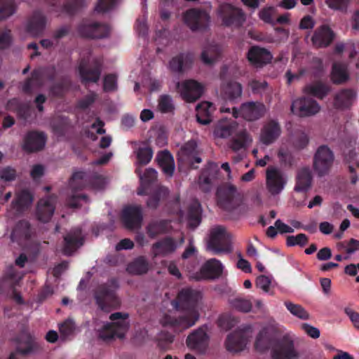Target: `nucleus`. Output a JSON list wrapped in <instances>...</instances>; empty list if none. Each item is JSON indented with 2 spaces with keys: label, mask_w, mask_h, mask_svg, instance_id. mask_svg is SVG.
I'll use <instances>...</instances> for the list:
<instances>
[{
  "label": "nucleus",
  "mask_w": 359,
  "mask_h": 359,
  "mask_svg": "<svg viewBox=\"0 0 359 359\" xmlns=\"http://www.w3.org/2000/svg\"><path fill=\"white\" fill-rule=\"evenodd\" d=\"M202 299L201 292L192 287L181 289L172 302V305L177 311L184 313L178 316L165 314L160 320L163 327L180 332L194 326L199 319L198 305Z\"/></svg>",
  "instance_id": "1"
},
{
  "label": "nucleus",
  "mask_w": 359,
  "mask_h": 359,
  "mask_svg": "<svg viewBox=\"0 0 359 359\" xmlns=\"http://www.w3.org/2000/svg\"><path fill=\"white\" fill-rule=\"evenodd\" d=\"M69 187L72 189V195L67 200L68 206L74 208L80 206L79 202L83 200L88 201L86 194H76L77 191L86 188L102 189L104 185V178L96 173L86 172L83 171L75 172L69 180Z\"/></svg>",
  "instance_id": "2"
},
{
  "label": "nucleus",
  "mask_w": 359,
  "mask_h": 359,
  "mask_svg": "<svg viewBox=\"0 0 359 359\" xmlns=\"http://www.w3.org/2000/svg\"><path fill=\"white\" fill-rule=\"evenodd\" d=\"M118 281L112 278L105 283L99 285L94 292L96 304L102 311H108L120 305L116 291L118 288Z\"/></svg>",
  "instance_id": "3"
},
{
  "label": "nucleus",
  "mask_w": 359,
  "mask_h": 359,
  "mask_svg": "<svg viewBox=\"0 0 359 359\" xmlns=\"http://www.w3.org/2000/svg\"><path fill=\"white\" fill-rule=\"evenodd\" d=\"M128 317L129 315L125 313L116 312L111 313L109 319L113 322L106 323L98 330V337L104 341L111 340L116 337L123 338L129 327L127 321Z\"/></svg>",
  "instance_id": "4"
},
{
  "label": "nucleus",
  "mask_w": 359,
  "mask_h": 359,
  "mask_svg": "<svg viewBox=\"0 0 359 359\" xmlns=\"http://www.w3.org/2000/svg\"><path fill=\"white\" fill-rule=\"evenodd\" d=\"M216 196L218 205L228 212L234 211L243 202V196L238 191L236 187L227 183L217 188Z\"/></svg>",
  "instance_id": "5"
},
{
  "label": "nucleus",
  "mask_w": 359,
  "mask_h": 359,
  "mask_svg": "<svg viewBox=\"0 0 359 359\" xmlns=\"http://www.w3.org/2000/svg\"><path fill=\"white\" fill-rule=\"evenodd\" d=\"M22 278V273L17 271L15 266L10 265L0 279V292L11 294L13 299L20 304H22V297L18 290Z\"/></svg>",
  "instance_id": "6"
},
{
  "label": "nucleus",
  "mask_w": 359,
  "mask_h": 359,
  "mask_svg": "<svg viewBox=\"0 0 359 359\" xmlns=\"http://www.w3.org/2000/svg\"><path fill=\"white\" fill-rule=\"evenodd\" d=\"M102 65L103 61L100 57L93 58L90 62L88 60L82 58L79 65L81 83L84 85L97 83L102 74Z\"/></svg>",
  "instance_id": "7"
},
{
  "label": "nucleus",
  "mask_w": 359,
  "mask_h": 359,
  "mask_svg": "<svg viewBox=\"0 0 359 359\" xmlns=\"http://www.w3.org/2000/svg\"><path fill=\"white\" fill-rule=\"evenodd\" d=\"M208 248L216 255L231 251L230 236L224 227L219 226L211 230Z\"/></svg>",
  "instance_id": "8"
},
{
  "label": "nucleus",
  "mask_w": 359,
  "mask_h": 359,
  "mask_svg": "<svg viewBox=\"0 0 359 359\" xmlns=\"http://www.w3.org/2000/svg\"><path fill=\"white\" fill-rule=\"evenodd\" d=\"M273 359H297L299 353L294 348V341L288 334L276 338L271 351Z\"/></svg>",
  "instance_id": "9"
},
{
  "label": "nucleus",
  "mask_w": 359,
  "mask_h": 359,
  "mask_svg": "<svg viewBox=\"0 0 359 359\" xmlns=\"http://www.w3.org/2000/svg\"><path fill=\"white\" fill-rule=\"evenodd\" d=\"M334 159L332 151L326 145L320 146L313 156V169L319 177L328 173Z\"/></svg>",
  "instance_id": "10"
},
{
  "label": "nucleus",
  "mask_w": 359,
  "mask_h": 359,
  "mask_svg": "<svg viewBox=\"0 0 359 359\" xmlns=\"http://www.w3.org/2000/svg\"><path fill=\"white\" fill-rule=\"evenodd\" d=\"M77 32L83 38L102 39L109 36L110 28L104 23L83 20L79 25Z\"/></svg>",
  "instance_id": "11"
},
{
  "label": "nucleus",
  "mask_w": 359,
  "mask_h": 359,
  "mask_svg": "<svg viewBox=\"0 0 359 359\" xmlns=\"http://www.w3.org/2000/svg\"><path fill=\"white\" fill-rule=\"evenodd\" d=\"M210 17L209 14L203 9L190 8L184 14L185 24L193 31H203L209 25Z\"/></svg>",
  "instance_id": "12"
},
{
  "label": "nucleus",
  "mask_w": 359,
  "mask_h": 359,
  "mask_svg": "<svg viewBox=\"0 0 359 359\" xmlns=\"http://www.w3.org/2000/svg\"><path fill=\"white\" fill-rule=\"evenodd\" d=\"M24 265L26 262H32L36 259L40 250L39 243L32 238L35 235V230L30 224L24 219Z\"/></svg>",
  "instance_id": "13"
},
{
  "label": "nucleus",
  "mask_w": 359,
  "mask_h": 359,
  "mask_svg": "<svg viewBox=\"0 0 359 359\" xmlns=\"http://www.w3.org/2000/svg\"><path fill=\"white\" fill-rule=\"evenodd\" d=\"M219 15L222 23L226 27H241L245 21V15L242 9L225 4L219 8Z\"/></svg>",
  "instance_id": "14"
},
{
  "label": "nucleus",
  "mask_w": 359,
  "mask_h": 359,
  "mask_svg": "<svg viewBox=\"0 0 359 359\" xmlns=\"http://www.w3.org/2000/svg\"><path fill=\"white\" fill-rule=\"evenodd\" d=\"M290 109L294 114L300 117H307L316 114L320 107L313 98L302 97L292 102Z\"/></svg>",
  "instance_id": "15"
},
{
  "label": "nucleus",
  "mask_w": 359,
  "mask_h": 359,
  "mask_svg": "<svg viewBox=\"0 0 359 359\" xmlns=\"http://www.w3.org/2000/svg\"><path fill=\"white\" fill-rule=\"evenodd\" d=\"M266 112L265 105L260 102H249L242 104L239 110L233 108V116L241 115L244 119L252 121L262 117Z\"/></svg>",
  "instance_id": "16"
},
{
  "label": "nucleus",
  "mask_w": 359,
  "mask_h": 359,
  "mask_svg": "<svg viewBox=\"0 0 359 359\" xmlns=\"http://www.w3.org/2000/svg\"><path fill=\"white\" fill-rule=\"evenodd\" d=\"M176 86L182 99L188 102H195L203 93V86L193 79L177 82Z\"/></svg>",
  "instance_id": "17"
},
{
  "label": "nucleus",
  "mask_w": 359,
  "mask_h": 359,
  "mask_svg": "<svg viewBox=\"0 0 359 359\" xmlns=\"http://www.w3.org/2000/svg\"><path fill=\"white\" fill-rule=\"evenodd\" d=\"M121 220L127 229H140L143 221L142 207L140 205H128L125 207L122 211Z\"/></svg>",
  "instance_id": "18"
},
{
  "label": "nucleus",
  "mask_w": 359,
  "mask_h": 359,
  "mask_svg": "<svg viewBox=\"0 0 359 359\" xmlns=\"http://www.w3.org/2000/svg\"><path fill=\"white\" fill-rule=\"evenodd\" d=\"M286 184L283 173L279 169L269 167L266 172V185L271 195L279 194Z\"/></svg>",
  "instance_id": "19"
},
{
  "label": "nucleus",
  "mask_w": 359,
  "mask_h": 359,
  "mask_svg": "<svg viewBox=\"0 0 359 359\" xmlns=\"http://www.w3.org/2000/svg\"><path fill=\"white\" fill-rule=\"evenodd\" d=\"M247 59L250 64L256 67L262 68L271 63L273 55L271 53L265 48L259 46H251L247 53Z\"/></svg>",
  "instance_id": "20"
},
{
  "label": "nucleus",
  "mask_w": 359,
  "mask_h": 359,
  "mask_svg": "<svg viewBox=\"0 0 359 359\" xmlns=\"http://www.w3.org/2000/svg\"><path fill=\"white\" fill-rule=\"evenodd\" d=\"M209 337L203 328H198L189 334L186 339L187 347L199 353H203L208 346Z\"/></svg>",
  "instance_id": "21"
},
{
  "label": "nucleus",
  "mask_w": 359,
  "mask_h": 359,
  "mask_svg": "<svg viewBox=\"0 0 359 359\" xmlns=\"http://www.w3.org/2000/svg\"><path fill=\"white\" fill-rule=\"evenodd\" d=\"M218 174L219 168L217 164L209 162L199 175V188L205 193L210 191L215 181L217 178Z\"/></svg>",
  "instance_id": "22"
},
{
  "label": "nucleus",
  "mask_w": 359,
  "mask_h": 359,
  "mask_svg": "<svg viewBox=\"0 0 359 359\" xmlns=\"http://www.w3.org/2000/svg\"><path fill=\"white\" fill-rule=\"evenodd\" d=\"M335 37L334 32L326 25L318 27L313 32L311 41L313 47L316 48L329 46Z\"/></svg>",
  "instance_id": "23"
},
{
  "label": "nucleus",
  "mask_w": 359,
  "mask_h": 359,
  "mask_svg": "<svg viewBox=\"0 0 359 359\" xmlns=\"http://www.w3.org/2000/svg\"><path fill=\"white\" fill-rule=\"evenodd\" d=\"M83 244L82 231L80 227H75L70 230L64 237L63 254L71 255Z\"/></svg>",
  "instance_id": "24"
},
{
  "label": "nucleus",
  "mask_w": 359,
  "mask_h": 359,
  "mask_svg": "<svg viewBox=\"0 0 359 359\" xmlns=\"http://www.w3.org/2000/svg\"><path fill=\"white\" fill-rule=\"evenodd\" d=\"M47 137L43 132L31 131L24 138V151L36 152L42 150L46 143Z\"/></svg>",
  "instance_id": "25"
},
{
  "label": "nucleus",
  "mask_w": 359,
  "mask_h": 359,
  "mask_svg": "<svg viewBox=\"0 0 359 359\" xmlns=\"http://www.w3.org/2000/svg\"><path fill=\"white\" fill-rule=\"evenodd\" d=\"M176 249L177 243L174 238L166 236L151 245V253L153 257H166L174 252Z\"/></svg>",
  "instance_id": "26"
},
{
  "label": "nucleus",
  "mask_w": 359,
  "mask_h": 359,
  "mask_svg": "<svg viewBox=\"0 0 359 359\" xmlns=\"http://www.w3.org/2000/svg\"><path fill=\"white\" fill-rule=\"evenodd\" d=\"M54 202L55 198L52 196L39 200L36 211L38 220L43 223L49 222L55 212Z\"/></svg>",
  "instance_id": "27"
},
{
  "label": "nucleus",
  "mask_w": 359,
  "mask_h": 359,
  "mask_svg": "<svg viewBox=\"0 0 359 359\" xmlns=\"http://www.w3.org/2000/svg\"><path fill=\"white\" fill-rule=\"evenodd\" d=\"M11 246L20 250L15 259V264L22 268V220L19 219L13 227L11 235Z\"/></svg>",
  "instance_id": "28"
},
{
  "label": "nucleus",
  "mask_w": 359,
  "mask_h": 359,
  "mask_svg": "<svg viewBox=\"0 0 359 359\" xmlns=\"http://www.w3.org/2000/svg\"><path fill=\"white\" fill-rule=\"evenodd\" d=\"M223 266L220 261L212 258L206 261L200 269V277L198 279H215L222 273Z\"/></svg>",
  "instance_id": "29"
},
{
  "label": "nucleus",
  "mask_w": 359,
  "mask_h": 359,
  "mask_svg": "<svg viewBox=\"0 0 359 359\" xmlns=\"http://www.w3.org/2000/svg\"><path fill=\"white\" fill-rule=\"evenodd\" d=\"M280 133L281 129L279 123L274 120H271L262 129L261 141L266 145L271 144L278 139Z\"/></svg>",
  "instance_id": "30"
},
{
  "label": "nucleus",
  "mask_w": 359,
  "mask_h": 359,
  "mask_svg": "<svg viewBox=\"0 0 359 359\" xmlns=\"http://www.w3.org/2000/svg\"><path fill=\"white\" fill-rule=\"evenodd\" d=\"M247 339L243 331H235L229 334L225 341L226 348L231 352H239L244 349Z\"/></svg>",
  "instance_id": "31"
},
{
  "label": "nucleus",
  "mask_w": 359,
  "mask_h": 359,
  "mask_svg": "<svg viewBox=\"0 0 359 359\" xmlns=\"http://www.w3.org/2000/svg\"><path fill=\"white\" fill-rule=\"evenodd\" d=\"M356 98V93L353 89H342L334 97V106L338 109H348Z\"/></svg>",
  "instance_id": "32"
},
{
  "label": "nucleus",
  "mask_w": 359,
  "mask_h": 359,
  "mask_svg": "<svg viewBox=\"0 0 359 359\" xmlns=\"http://www.w3.org/2000/svg\"><path fill=\"white\" fill-rule=\"evenodd\" d=\"M170 228V222L168 219L151 220L146 227L147 236L156 238L158 236L167 233Z\"/></svg>",
  "instance_id": "33"
},
{
  "label": "nucleus",
  "mask_w": 359,
  "mask_h": 359,
  "mask_svg": "<svg viewBox=\"0 0 359 359\" xmlns=\"http://www.w3.org/2000/svg\"><path fill=\"white\" fill-rule=\"evenodd\" d=\"M158 166L163 172L168 177H172L175 171V161L173 156L168 150L158 152L156 156Z\"/></svg>",
  "instance_id": "34"
},
{
  "label": "nucleus",
  "mask_w": 359,
  "mask_h": 359,
  "mask_svg": "<svg viewBox=\"0 0 359 359\" xmlns=\"http://www.w3.org/2000/svg\"><path fill=\"white\" fill-rule=\"evenodd\" d=\"M46 24V17L40 11H35L29 20L27 31L33 35L43 33Z\"/></svg>",
  "instance_id": "35"
},
{
  "label": "nucleus",
  "mask_w": 359,
  "mask_h": 359,
  "mask_svg": "<svg viewBox=\"0 0 359 359\" xmlns=\"http://www.w3.org/2000/svg\"><path fill=\"white\" fill-rule=\"evenodd\" d=\"M313 176L309 168H303L298 170L296 177L294 191L297 192L306 191L311 186Z\"/></svg>",
  "instance_id": "36"
},
{
  "label": "nucleus",
  "mask_w": 359,
  "mask_h": 359,
  "mask_svg": "<svg viewBox=\"0 0 359 359\" xmlns=\"http://www.w3.org/2000/svg\"><path fill=\"white\" fill-rule=\"evenodd\" d=\"M215 107L212 103L203 102L198 104L196 108V120L202 125H208L212 121V113Z\"/></svg>",
  "instance_id": "37"
},
{
  "label": "nucleus",
  "mask_w": 359,
  "mask_h": 359,
  "mask_svg": "<svg viewBox=\"0 0 359 359\" xmlns=\"http://www.w3.org/2000/svg\"><path fill=\"white\" fill-rule=\"evenodd\" d=\"M222 94L224 98L230 102H235L242 95V86L236 81H229L222 87Z\"/></svg>",
  "instance_id": "38"
},
{
  "label": "nucleus",
  "mask_w": 359,
  "mask_h": 359,
  "mask_svg": "<svg viewBox=\"0 0 359 359\" xmlns=\"http://www.w3.org/2000/svg\"><path fill=\"white\" fill-rule=\"evenodd\" d=\"M202 208L198 201H194L188 208V224L190 228H196L201 222Z\"/></svg>",
  "instance_id": "39"
},
{
  "label": "nucleus",
  "mask_w": 359,
  "mask_h": 359,
  "mask_svg": "<svg viewBox=\"0 0 359 359\" xmlns=\"http://www.w3.org/2000/svg\"><path fill=\"white\" fill-rule=\"evenodd\" d=\"M157 179V172L154 168H147L143 175L140 176L141 187L137 190L140 196L149 194V187Z\"/></svg>",
  "instance_id": "40"
},
{
  "label": "nucleus",
  "mask_w": 359,
  "mask_h": 359,
  "mask_svg": "<svg viewBox=\"0 0 359 359\" xmlns=\"http://www.w3.org/2000/svg\"><path fill=\"white\" fill-rule=\"evenodd\" d=\"M331 79L334 83L341 84L347 81L349 75L346 65L340 62H335L332 65Z\"/></svg>",
  "instance_id": "41"
},
{
  "label": "nucleus",
  "mask_w": 359,
  "mask_h": 359,
  "mask_svg": "<svg viewBox=\"0 0 359 359\" xmlns=\"http://www.w3.org/2000/svg\"><path fill=\"white\" fill-rule=\"evenodd\" d=\"M330 88L321 81H316L306 85L304 88L306 94L312 95L318 99L324 98L329 93Z\"/></svg>",
  "instance_id": "42"
},
{
  "label": "nucleus",
  "mask_w": 359,
  "mask_h": 359,
  "mask_svg": "<svg viewBox=\"0 0 359 359\" xmlns=\"http://www.w3.org/2000/svg\"><path fill=\"white\" fill-rule=\"evenodd\" d=\"M251 142L252 139L249 134L245 130H242L231 139L229 147L233 151H238L242 149H245Z\"/></svg>",
  "instance_id": "43"
},
{
  "label": "nucleus",
  "mask_w": 359,
  "mask_h": 359,
  "mask_svg": "<svg viewBox=\"0 0 359 359\" xmlns=\"http://www.w3.org/2000/svg\"><path fill=\"white\" fill-rule=\"evenodd\" d=\"M126 270L130 274H144L149 270V263L144 257L140 256L128 264Z\"/></svg>",
  "instance_id": "44"
},
{
  "label": "nucleus",
  "mask_w": 359,
  "mask_h": 359,
  "mask_svg": "<svg viewBox=\"0 0 359 359\" xmlns=\"http://www.w3.org/2000/svg\"><path fill=\"white\" fill-rule=\"evenodd\" d=\"M191 60L188 54L180 53L173 57L169 62V69L175 73H182L188 61Z\"/></svg>",
  "instance_id": "45"
},
{
  "label": "nucleus",
  "mask_w": 359,
  "mask_h": 359,
  "mask_svg": "<svg viewBox=\"0 0 359 359\" xmlns=\"http://www.w3.org/2000/svg\"><path fill=\"white\" fill-rule=\"evenodd\" d=\"M276 337H270L266 333L260 332L257 336L255 346L257 350L264 352L269 349L273 350V341Z\"/></svg>",
  "instance_id": "46"
},
{
  "label": "nucleus",
  "mask_w": 359,
  "mask_h": 359,
  "mask_svg": "<svg viewBox=\"0 0 359 359\" xmlns=\"http://www.w3.org/2000/svg\"><path fill=\"white\" fill-rule=\"evenodd\" d=\"M169 194V190L165 187H158L149 196L147 205L149 208L156 209L161 200L165 199Z\"/></svg>",
  "instance_id": "47"
},
{
  "label": "nucleus",
  "mask_w": 359,
  "mask_h": 359,
  "mask_svg": "<svg viewBox=\"0 0 359 359\" xmlns=\"http://www.w3.org/2000/svg\"><path fill=\"white\" fill-rule=\"evenodd\" d=\"M22 214V191H18L15 198L13 201L8 215L11 218H17Z\"/></svg>",
  "instance_id": "48"
},
{
  "label": "nucleus",
  "mask_w": 359,
  "mask_h": 359,
  "mask_svg": "<svg viewBox=\"0 0 359 359\" xmlns=\"http://www.w3.org/2000/svg\"><path fill=\"white\" fill-rule=\"evenodd\" d=\"M41 348V344L37 339L24 331V355L36 353Z\"/></svg>",
  "instance_id": "49"
},
{
  "label": "nucleus",
  "mask_w": 359,
  "mask_h": 359,
  "mask_svg": "<svg viewBox=\"0 0 359 359\" xmlns=\"http://www.w3.org/2000/svg\"><path fill=\"white\" fill-rule=\"evenodd\" d=\"M158 108L161 113L173 114L175 107L172 97L169 95H161L158 100Z\"/></svg>",
  "instance_id": "50"
},
{
  "label": "nucleus",
  "mask_w": 359,
  "mask_h": 359,
  "mask_svg": "<svg viewBox=\"0 0 359 359\" xmlns=\"http://www.w3.org/2000/svg\"><path fill=\"white\" fill-rule=\"evenodd\" d=\"M235 133V127L228 123H219L215 128L214 135L220 138H227Z\"/></svg>",
  "instance_id": "51"
},
{
  "label": "nucleus",
  "mask_w": 359,
  "mask_h": 359,
  "mask_svg": "<svg viewBox=\"0 0 359 359\" xmlns=\"http://www.w3.org/2000/svg\"><path fill=\"white\" fill-rule=\"evenodd\" d=\"M219 56V51L217 46H210L203 50L201 60L204 64L212 65Z\"/></svg>",
  "instance_id": "52"
},
{
  "label": "nucleus",
  "mask_w": 359,
  "mask_h": 359,
  "mask_svg": "<svg viewBox=\"0 0 359 359\" xmlns=\"http://www.w3.org/2000/svg\"><path fill=\"white\" fill-rule=\"evenodd\" d=\"M284 304L293 316L302 320L309 318V313L301 305L295 304L290 302H285Z\"/></svg>",
  "instance_id": "53"
},
{
  "label": "nucleus",
  "mask_w": 359,
  "mask_h": 359,
  "mask_svg": "<svg viewBox=\"0 0 359 359\" xmlns=\"http://www.w3.org/2000/svg\"><path fill=\"white\" fill-rule=\"evenodd\" d=\"M15 11L13 0H0V20H4L14 13Z\"/></svg>",
  "instance_id": "54"
},
{
  "label": "nucleus",
  "mask_w": 359,
  "mask_h": 359,
  "mask_svg": "<svg viewBox=\"0 0 359 359\" xmlns=\"http://www.w3.org/2000/svg\"><path fill=\"white\" fill-rule=\"evenodd\" d=\"M197 144L194 140H190L185 143L181 149L180 158L182 161L189 160L194 154H196Z\"/></svg>",
  "instance_id": "55"
},
{
  "label": "nucleus",
  "mask_w": 359,
  "mask_h": 359,
  "mask_svg": "<svg viewBox=\"0 0 359 359\" xmlns=\"http://www.w3.org/2000/svg\"><path fill=\"white\" fill-rule=\"evenodd\" d=\"M309 243V237L305 233H299L296 236H287L286 238V245L288 247L299 245L304 247Z\"/></svg>",
  "instance_id": "56"
},
{
  "label": "nucleus",
  "mask_w": 359,
  "mask_h": 359,
  "mask_svg": "<svg viewBox=\"0 0 359 359\" xmlns=\"http://www.w3.org/2000/svg\"><path fill=\"white\" fill-rule=\"evenodd\" d=\"M44 74L45 72L43 69L39 68L34 69L32 72L31 78L29 80L24 81V92L28 90L30 84H41L43 81Z\"/></svg>",
  "instance_id": "57"
},
{
  "label": "nucleus",
  "mask_w": 359,
  "mask_h": 359,
  "mask_svg": "<svg viewBox=\"0 0 359 359\" xmlns=\"http://www.w3.org/2000/svg\"><path fill=\"white\" fill-rule=\"evenodd\" d=\"M231 304L233 308L244 313L250 311L252 306L250 300L243 298H236L231 301Z\"/></svg>",
  "instance_id": "58"
},
{
  "label": "nucleus",
  "mask_w": 359,
  "mask_h": 359,
  "mask_svg": "<svg viewBox=\"0 0 359 359\" xmlns=\"http://www.w3.org/2000/svg\"><path fill=\"white\" fill-rule=\"evenodd\" d=\"M118 88L117 76L114 74H107L103 80V90L104 92H114Z\"/></svg>",
  "instance_id": "59"
},
{
  "label": "nucleus",
  "mask_w": 359,
  "mask_h": 359,
  "mask_svg": "<svg viewBox=\"0 0 359 359\" xmlns=\"http://www.w3.org/2000/svg\"><path fill=\"white\" fill-rule=\"evenodd\" d=\"M153 151L150 147H141L138 149L137 157L140 164L147 165L151 161Z\"/></svg>",
  "instance_id": "60"
},
{
  "label": "nucleus",
  "mask_w": 359,
  "mask_h": 359,
  "mask_svg": "<svg viewBox=\"0 0 359 359\" xmlns=\"http://www.w3.org/2000/svg\"><path fill=\"white\" fill-rule=\"evenodd\" d=\"M86 0H70L64 5V11L68 14L74 15L85 4Z\"/></svg>",
  "instance_id": "61"
},
{
  "label": "nucleus",
  "mask_w": 359,
  "mask_h": 359,
  "mask_svg": "<svg viewBox=\"0 0 359 359\" xmlns=\"http://www.w3.org/2000/svg\"><path fill=\"white\" fill-rule=\"evenodd\" d=\"M59 330L61 336L64 338L72 335L75 330V323L71 319H67L60 324Z\"/></svg>",
  "instance_id": "62"
},
{
  "label": "nucleus",
  "mask_w": 359,
  "mask_h": 359,
  "mask_svg": "<svg viewBox=\"0 0 359 359\" xmlns=\"http://www.w3.org/2000/svg\"><path fill=\"white\" fill-rule=\"evenodd\" d=\"M174 341V335L167 332H161L158 337V346L163 350H167Z\"/></svg>",
  "instance_id": "63"
},
{
  "label": "nucleus",
  "mask_w": 359,
  "mask_h": 359,
  "mask_svg": "<svg viewBox=\"0 0 359 359\" xmlns=\"http://www.w3.org/2000/svg\"><path fill=\"white\" fill-rule=\"evenodd\" d=\"M120 0H99L95 11L97 13H105L114 8Z\"/></svg>",
  "instance_id": "64"
}]
</instances>
